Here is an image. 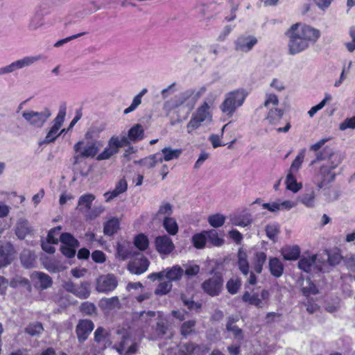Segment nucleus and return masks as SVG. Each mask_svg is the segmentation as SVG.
I'll return each mask as SVG.
<instances>
[{"instance_id":"58836bf2","label":"nucleus","mask_w":355,"mask_h":355,"mask_svg":"<svg viewBox=\"0 0 355 355\" xmlns=\"http://www.w3.org/2000/svg\"><path fill=\"white\" fill-rule=\"evenodd\" d=\"M180 105H182L181 102H180L178 95H175L173 98L165 101L163 105V110L166 115H168L173 110Z\"/></svg>"},{"instance_id":"f8f14e48","label":"nucleus","mask_w":355,"mask_h":355,"mask_svg":"<svg viewBox=\"0 0 355 355\" xmlns=\"http://www.w3.org/2000/svg\"><path fill=\"white\" fill-rule=\"evenodd\" d=\"M118 285L116 277L113 274L101 275L96 280V289L99 293H108Z\"/></svg>"},{"instance_id":"49530a36","label":"nucleus","mask_w":355,"mask_h":355,"mask_svg":"<svg viewBox=\"0 0 355 355\" xmlns=\"http://www.w3.org/2000/svg\"><path fill=\"white\" fill-rule=\"evenodd\" d=\"M134 243L139 250L144 251L148 248L149 241L146 235L144 234H139L135 237Z\"/></svg>"},{"instance_id":"bb28decb","label":"nucleus","mask_w":355,"mask_h":355,"mask_svg":"<svg viewBox=\"0 0 355 355\" xmlns=\"http://www.w3.org/2000/svg\"><path fill=\"white\" fill-rule=\"evenodd\" d=\"M164 271V277L171 282L180 279L184 273L183 269L179 266H174L171 268H167Z\"/></svg>"},{"instance_id":"1a4fd4ad","label":"nucleus","mask_w":355,"mask_h":355,"mask_svg":"<svg viewBox=\"0 0 355 355\" xmlns=\"http://www.w3.org/2000/svg\"><path fill=\"white\" fill-rule=\"evenodd\" d=\"M83 144V141H80L77 142L73 146L74 150L77 153L74 156L76 163L79 159L81 158L95 157L97 155L100 149V147L102 146L101 142L100 141H94L90 144H87L82 150Z\"/></svg>"},{"instance_id":"c85d7f7f","label":"nucleus","mask_w":355,"mask_h":355,"mask_svg":"<svg viewBox=\"0 0 355 355\" xmlns=\"http://www.w3.org/2000/svg\"><path fill=\"white\" fill-rule=\"evenodd\" d=\"M119 220L116 218H112L104 224L103 232L107 236H112L119 229Z\"/></svg>"},{"instance_id":"4468645a","label":"nucleus","mask_w":355,"mask_h":355,"mask_svg":"<svg viewBox=\"0 0 355 355\" xmlns=\"http://www.w3.org/2000/svg\"><path fill=\"white\" fill-rule=\"evenodd\" d=\"M298 267L307 273H316L322 270V265L318 261V256L316 254L302 257L298 261Z\"/></svg>"},{"instance_id":"e433bc0d","label":"nucleus","mask_w":355,"mask_h":355,"mask_svg":"<svg viewBox=\"0 0 355 355\" xmlns=\"http://www.w3.org/2000/svg\"><path fill=\"white\" fill-rule=\"evenodd\" d=\"M284 115V110L282 109H270L268 115L266 116V119L270 124L276 125L277 124Z\"/></svg>"},{"instance_id":"dca6fc26","label":"nucleus","mask_w":355,"mask_h":355,"mask_svg":"<svg viewBox=\"0 0 355 355\" xmlns=\"http://www.w3.org/2000/svg\"><path fill=\"white\" fill-rule=\"evenodd\" d=\"M114 348L120 355H134L137 350V344L130 336H123Z\"/></svg>"},{"instance_id":"423d86ee","label":"nucleus","mask_w":355,"mask_h":355,"mask_svg":"<svg viewBox=\"0 0 355 355\" xmlns=\"http://www.w3.org/2000/svg\"><path fill=\"white\" fill-rule=\"evenodd\" d=\"M66 114V106L64 105L60 106L58 113L53 121V125L47 132L44 141L40 143V145L43 144H48L53 143L60 135V133H58V131L63 125Z\"/></svg>"},{"instance_id":"9d476101","label":"nucleus","mask_w":355,"mask_h":355,"mask_svg":"<svg viewBox=\"0 0 355 355\" xmlns=\"http://www.w3.org/2000/svg\"><path fill=\"white\" fill-rule=\"evenodd\" d=\"M223 278L220 274H215L203 282L201 285L202 291L211 297L220 295L223 287Z\"/></svg>"},{"instance_id":"f704fd0d","label":"nucleus","mask_w":355,"mask_h":355,"mask_svg":"<svg viewBox=\"0 0 355 355\" xmlns=\"http://www.w3.org/2000/svg\"><path fill=\"white\" fill-rule=\"evenodd\" d=\"M242 300L249 304L254 305L258 308L263 307L261 299L259 297L258 294L253 293L251 295L248 291H245L243 295Z\"/></svg>"},{"instance_id":"b1692460","label":"nucleus","mask_w":355,"mask_h":355,"mask_svg":"<svg viewBox=\"0 0 355 355\" xmlns=\"http://www.w3.org/2000/svg\"><path fill=\"white\" fill-rule=\"evenodd\" d=\"M128 139L129 142H136L137 141H140L143 139L144 137V130L141 124H135L133 125L128 132V136H126Z\"/></svg>"},{"instance_id":"aec40b11","label":"nucleus","mask_w":355,"mask_h":355,"mask_svg":"<svg viewBox=\"0 0 355 355\" xmlns=\"http://www.w3.org/2000/svg\"><path fill=\"white\" fill-rule=\"evenodd\" d=\"M128 189V183L125 178L120 179L115 185V188L112 191H107L104 193L106 202H110L112 199L123 193Z\"/></svg>"},{"instance_id":"ddd939ff","label":"nucleus","mask_w":355,"mask_h":355,"mask_svg":"<svg viewBox=\"0 0 355 355\" xmlns=\"http://www.w3.org/2000/svg\"><path fill=\"white\" fill-rule=\"evenodd\" d=\"M257 38L250 34H243L234 41V49L238 52L248 53L257 44Z\"/></svg>"},{"instance_id":"4c0bfd02","label":"nucleus","mask_w":355,"mask_h":355,"mask_svg":"<svg viewBox=\"0 0 355 355\" xmlns=\"http://www.w3.org/2000/svg\"><path fill=\"white\" fill-rule=\"evenodd\" d=\"M207 241L214 246H221L224 243V239L219 237L218 232L216 230L206 231Z\"/></svg>"},{"instance_id":"5701e85b","label":"nucleus","mask_w":355,"mask_h":355,"mask_svg":"<svg viewBox=\"0 0 355 355\" xmlns=\"http://www.w3.org/2000/svg\"><path fill=\"white\" fill-rule=\"evenodd\" d=\"M269 270L272 276L280 277L284 272V265L277 257H270L268 263Z\"/></svg>"},{"instance_id":"13d9d810","label":"nucleus","mask_w":355,"mask_h":355,"mask_svg":"<svg viewBox=\"0 0 355 355\" xmlns=\"http://www.w3.org/2000/svg\"><path fill=\"white\" fill-rule=\"evenodd\" d=\"M44 330L43 327L40 322H34L30 324L26 329L25 332L34 336L40 334Z\"/></svg>"},{"instance_id":"bf43d9fd","label":"nucleus","mask_w":355,"mask_h":355,"mask_svg":"<svg viewBox=\"0 0 355 355\" xmlns=\"http://www.w3.org/2000/svg\"><path fill=\"white\" fill-rule=\"evenodd\" d=\"M156 313L155 311H141L139 313V321L145 323V327L151 325L153 319L155 317Z\"/></svg>"},{"instance_id":"473e14b6","label":"nucleus","mask_w":355,"mask_h":355,"mask_svg":"<svg viewBox=\"0 0 355 355\" xmlns=\"http://www.w3.org/2000/svg\"><path fill=\"white\" fill-rule=\"evenodd\" d=\"M180 300L182 302L183 304L191 311L199 312L202 308L201 303L194 302L193 297H189L184 293H182L180 295Z\"/></svg>"},{"instance_id":"79ce46f5","label":"nucleus","mask_w":355,"mask_h":355,"mask_svg":"<svg viewBox=\"0 0 355 355\" xmlns=\"http://www.w3.org/2000/svg\"><path fill=\"white\" fill-rule=\"evenodd\" d=\"M315 193L313 190L302 195L299 199L300 201L306 207H313L315 205Z\"/></svg>"},{"instance_id":"20e7f679","label":"nucleus","mask_w":355,"mask_h":355,"mask_svg":"<svg viewBox=\"0 0 355 355\" xmlns=\"http://www.w3.org/2000/svg\"><path fill=\"white\" fill-rule=\"evenodd\" d=\"M130 142L125 135L119 137L112 136L107 141V145L102 153L98 155L96 159L98 161L109 159L112 156L117 154L122 147L128 146Z\"/></svg>"},{"instance_id":"8fccbe9b","label":"nucleus","mask_w":355,"mask_h":355,"mask_svg":"<svg viewBox=\"0 0 355 355\" xmlns=\"http://www.w3.org/2000/svg\"><path fill=\"white\" fill-rule=\"evenodd\" d=\"M225 221V217L220 214L209 216L208 217V222L213 227H220L223 226Z\"/></svg>"},{"instance_id":"0e129e2a","label":"nucleus","mask_w":355,"mask_h":355,"mask_svg":"<svg viewBox=\"0 0 355 355\" xmlns=\"http://www.w3.org/2000/svg\"><path fill=\"white\" fill-rule=\"evenodd\" d=\"M61 230L60 227H56L52 228L48 233L46 240L48 242H51L53 244H58L59 239H58V236L60 234Z\"/></svg>"},{"instance_id":"9b49d317","label":"nucleus","mask_w":355,"mask_h":355,"mask_svg":"<svg viewBox=\"0 0 355 355\" xmlns=\"http://www.w3.org/2000/svg\"><path fill=\"white\" fill-rule=\"evenodd\" d=\"M60 241L62 243L60 251L63 255L68 258H73L76 253V249L79 247L78 241L70 233H62L60 235Z\"/></svg>"},{"instance_id":"cd10ccee","label":"nucleus","mask_w":355,"mask_h":355,"mask_svg":"<svg viewBox=\"0 0 355 355\" xmlns=\"http://www.w3.org/2000/svg\"><path fill=\"white\" fill-rule=\"evenodd\" d=\"M99 306L102 309L112 310L120 306L119 299L117 296L110 298L103 297L99 302Z\"/></svg>"},{"instance_id":"3c124183","label":"nucleus","mask_w":355,"mask_h":355,"mask_svg":"<svg viewBox=\"0 0 355 355\" xmlns=\"http://www.w3.org/2000/svg\"><path fill=\"white\" fill-rule=\"evenodd\" d=\"M241 286V281L239 278H232L230 280H228L226 284L227 290L228 293H230L232 295L236 294L239 291Z\"/></svg>"},{"instance_id":"39448f33","label":"nucleus","mask_w":355,"mask_h":355,"mask_svg":"<svg viewBox=\"0 0 355 355\" xmlns=\"http://www.w3.org/2000/svg\"><path fill=\"white\" fill-rule=\"evenodd\" d=\"M51 116V112L48 107H44L41 112L28 110L22 112L24 120L35 128H42Z\"/></svg>"},{"instance_id":"c9c22d12","label":"nucleus","mask_w":355,"mask_h":355,"mask_svg":"<svg viewBox=\"0 0 355 355\" xmlns=\"http://www.w3.org/2000/svg\"><path fill=\"white\" fill-rule=\"evenodd\" d=\"M266 259V254L263 252H258L255 254L253 269L257 273H261L263 266L265 263Z\"/></svg>"},{"instance_id":"c03bdc74","label":"nucleus","mask_w":355,"mask_h":355,"mask_svg":"<svg viewBox=\"0 0 355 355\" xmlns=\"http://www.w3.org/2000/svg\"><path fill=\"white\" fill-rule=\"evenodd\" d=\"M110 335L105 328L98 327L94 331V340L96 343L106 342L109 340Z\"/></svg>"},{"instance_id":"603ef678","label":"nucleus","mask_w":355,"mask_h":355,"mask_svg":"<svg viewBox=\"0 0 355 355\" xmlns=\"http://www.w3.org/2000/svg\"><path fill=\"white\" fill-rule=\"evenodd\" d=\"M80 312L87 315H93L96 314V307L94 304L90 302H83L80 306Z\"/></svg>"},{"instance_id":"ea45409f","label":"nucleus","mask_w":355,"mask_h":355,"mask_svg":"<svg viewBox=\"0 0 355 355\" xmlns=\"http://www.w3.org/2000/svg\"><path fill=\"white\" fill-rule=\"evenodd\" d=\"M206 231L194 234L192 236V243L193 246L198 249H202L205 246L207 241Z\"/></svg>"},{"instance_id":"0eeeda50","label":"nucleus","mask_w":355,"mask_h":355,"mask_svg":"<svg viewBox=\"0 0 355 355\" xmlns=\"http://www.w3.org/2000/svg\"><path fill=\"white\" fill-rule=\"evenodd\" d=\"M43 58L42 55L26 56L0 68V76L14 73L19 69L29 67Z\"/></svg>"},{"instance_id":"f257e3e1","label":"nucleus","mask_w":355,"mask_h":355,"mask_svg":"<svg viewBox=\"0 0 355 355\" xmlns=\"http://www.w3.org/2000/svg\"><path fill=\"white\" fill-rule=\"evenodd\" d=\"M288 37V49L290 55H296L307 49L311 43H315L320 36L319 30L310 26L293 24L286 33Z\"/></svg>"},{"instance_id":"2eb2a0df","label":"nucleus","mask_w":355,"mask_h":355,"mask_svg":"<svg viewBox=\"0 0 355 355\" xmlns=\"http://www.w3.org/2000/svg\"><path fill=\"white\" fill-rule=\"evenodd\" d=\"M237 265L239 270L244 276L248 277L250 273V276L248 277L247 282L251 285H254L257 283V277L253 272H250V266L247 259V254L241 249L238 252Z\"/></svg>"},{"instance_id":"864d4df0","label":"nucleus","mask_w":355,"mask_h":355,"mask_svg":"<svg viewBox=\"0 0 355 355\" xmlns=\"http://www.w3.org/2000/svg\"><path fill=\"white\" fill-rule=\"evenodd\" d=\"M172 283L170 281L161 282L155 290V294L157 295H164L171 291Z\"/></svg>"},{"instance_id":"09e8293b","label":"nucleus","mask_w":355,"mask_h":355,"mask_svg":"<svg viewBox=\"0 0 355 355\" xmlns=\"http://www.w3.org/2000/svg\"><path fill=\"white\" fill-rule=\"evenodd\" d=\"M196 326V321L191 320L183 322L180 327L181 335L184 337H187L192 332L194 331V327Z\"/></svg>"},{"instance_id":"6e6552de","label":"nucleus","mask_w":355,"mask_h":355,"mask_svg":"<svg viewBox=\"0 0 355 355\" xmlns=\"http://www.w3.org/2000/svg\"><path fill=\"white\" fill-rule=\"evenodd\" d=\"M209 110V106L208 103L207 102H204L203 104L200 105L192 114V116L187 125L189 133L199 128L203 121L211 118V115Z\"/></svg>"},{"instance_id":"6ab92c4d","label":"nucleus","mask_w":355,"mask_h":355,"mask_svg":"<svg viewBox=\"0 0 355 355\" xmlns=\"http://www.w3.org/2000/svg\"><path fill=\"white\" fill-rule=\"evenodd\" d=\"M15 233L19 239L23 240L27 236L33 234V228L27 219L20 218L17 220Z\"/></svg>"},{"instance_id":"5fc2aeb1","label":"nucleus","mask_w":355,"mask_h":355,"mask_svg":"<svg viewBox=\"0 0 355 355\" xmlns=\"http://www.w3.org/2000/svg\"><path fill=\"white\" fill-rule=\"evenodd\" d=\"M200 348L199 345L193 343H187L181 345L180 352L182 355H192L196 350L198 351Z\"/></svg>"},{"instance_id":"393cba45","label":"nucleus","mask_w":355,"mask_h":355,"mask_svg":"<svg viewBox=\"0 0 355 355\" xmlns=\"http://www.w3.org/2000/svg\"><path fill=\"white\" fill-rule=\"evenodd\" d=\"M281 253L285 260H297L300 257V248L297 245L286 246L282 249Z\"/></svg>"},{"instance_id":"a18cd8bd","label":"nucleus","mask_w":355,"mask_h":355,"mask_svg":"<svg viewBox=\"0 0 355 355\" xmlns=\"http://www.w3.org/2000/svg\"><path fill=\"white\" fill-rule=\"evenodd\" d=\"M232 221L234 225L247 227L251 225L252 220L250 214H246L243 216H236L232 218Z\"/></svg>"},{"instance_id":"4be33fe9","label":"nucleus","mask_w":355,"mask_h":355,"mask_svg":"<svg viewBox=\"0 0 355 355\" xmlns=\"http://www.w3.org/2000/svg\"><path fill=\"white\" fill-rule=\"evenodd\" d=\"M31 278L33 280L37 281L35 286L42 290L46 289L52 285L51 277L42 272H33L31 275Z\"/></svg>"},{"instance_id":"4d7b16f0","label":"nucleus","mask_w":355,"mask_h":355,"mask_svg":"<svg viewBox=\"0 0 355 355\" xmlns=\"http://www.w3.org/2000/svg\"><path fill=\"white\" fill-rule=\"evenodd\" d=\"M307 286H304L302 288V294L304 296H309L310 295H315L318 293V288L311 281L310 278L306 279Z\"/></svg>"},{"instance_id":"f3484780","label":"nucleus","mask_w":355,"mask_h":355,"mask_svg":"<svg viewBox=\"0 0 355 355\" xmlns=\"http://www.w3.org/2000/svg\"><path fill=\"white\" fill-rule=\"evenodd\" d=\"M156 250L164 255L170 254L175 250L172 239L167 235L158 236L155 239Z\"/></svg>"},{"instance_id":"69168bd1","label":"nucleus","mask_w":355,"mask_h":355,"mask_svg":"<svg viewBox=\"0 0 355 355\" xmlns=\"http://www.w3.org/2000/svg\"><path fill=\"white\" fill-rule=\"evenodd\" d=\"M340 130H345L347 128L354 129L355 128V116L347 118L344 120L339 127Z\"/></svg>"},{"instance_id":"c756f323","label":"nucleus","mask_w":355,"mask_h":355,"mask_svg":"<svg viewBox=\"0 0 355 355\" xmlns=\"http://www.w3.org/2000/svg\"><path fill=\"white\" fill-rule=\"evenodd\" d=\"M163 227L168 234L174 236L178 232V225L176 220L171 217H164Z\"/></svg>"},{"instance_id":"72a5a7b5","label":"nucleus","mask_w":355,"mask_h":355,"mask_svg":"<svg viewBox=\"0 0 355 355\" xmlns=\"http://www.w3.org/2000/svg\"><path fill=\"white\" fill-rule=\"evenodd\" d=\"M182 149H173L171 147H166L162 150V161H171L173 159L178 158L182 154Z\"/></svg>"},{"instance_id":"6e6d98bb","label":"nucleus","mask_w":355,"mask_h":355,"mask_svg":"<svg viewBox=\"0 0 355 355\" xmlns=\"http://www.w3.org/2000/svg\"><path fill=\"white\" fill-rule=\"evenodd\" d=\"M44 24L43 17L40 14L35 15L30 20L28 28L29 30L35 31L42 26Z\"/></svg>"},{"instance_id":"de8ad7c7","label":"nucleus","mask_w":355,"mask_h":355,"mask_svg":"<svg viewBox=\"0 0 355 355\" xmlns=\"http://www.w3.org/2000/svg\"><path fill=\"white\" fill-rule=\"evenodd\" d=\"M172 213L173 209L171 205L168 202H165L159 207L156 216L159 219H161V218L163 217L164 219V217H170Z\"/></svg>"},{"instance_id":"f03ea898","label":"nucleus","mask_w":355,"mask_h":355,"mask_svg":"<svg viewBox=\"0 0 355 355\" xmlns=\"http://www.w3.org/2000/svg\"><path fill=\"white\" fill-rule=\"evenodd\" d=\"M325 159L328 160V163L320 166L316 175L318 181L317 187L320 189L334 181L336 177L334 170L341 164L343 157L340 153L325 147L322 151L317 153L315 159L311 162V164Z\"/></svg>"},{"instance_id":"680f3d73","label":"nucleus","mask_w":355,"mask_h":355,"mask_svg":"<svg viewBox=\"0 0 355 355\" xmlns=\"http://www.w3.org/2000/svg\"><path fill=\"white\" fill-rule=\"evenodd\" d=\"M304 151L305 149H304L301 153H300L297 155L295 159L293 160L291 166L289 173H293V172L297 171L300 169L301 164L303 162V159L304 158Z\"/></svg>"},{"instance_id":"e2e57ef3","label":"nucleus","mask_w":355,"mask_h":355,"mask_svg":"<svg viewBox=\"0 0 355 355\" xmlns=\"http://www.w3.org/2000/svg\"><path fill=\"white\" fill-rule=\"evenodd\" d=\"M235 322L236 320L234 318H230L226 325V329L227 331L233 332L236 337H241L242 330L239 327L234 325Z\"/></svg>"},{"instance_id":"a211bd4d","label":"nucleus","mask_w":355,"mask_h":355,"mask_svg":"<svg viewBox=\"0 0 355 355\" xmlns=\"http://www.w3.org/2000/svg\"><path fill=\"white\" fill-rule=\"evenodd\" d=\"M94 328V322L87 319L80 320L76 327V333L79 342L85 341Z\"/></svg>"},{"instance_id":"7c9ffc66","label":"nucleus","mask_w":355,"mask_h":355,"mask_svg":"<svg viewBox=\"0 0 355 355\" xmlns=\"http://www.w3.org/2000/svg\"><path fill=\"white\" fill-rule=\"evenodd\" d=\"M95 199V196L93 194L87 193L85 194L79 198L78 206L79 207L80 211H87L91 209L92 203Z\"/></svg>"},{"instance_id":"052dcab7","label":"nucleus","mask_w":355,"mask_h":355,"mask_svg":"<svg viewBox=\"0 0 355 355\" xmlns=\"http://www.w3.org/2000/svg\"><path fill=\"white\" fill-rule=\"evenodd\" d=\"M266 234L269 239L275 241L279 233V227L277 224L267 225L266 226Z\"/></svg>"},{"instance_id":"37998d69","label":"nucleus","mask_w":355,"mask_h":355,"mask_svg":"<svg viewBox=\"0 0 355 355\" xmlns=\"http://www.w3.org/2000/svg\"><path fill=\"white\" fill-rule=\"evenodd\" d=\"M286 188L294 193L297 192L301 188L302 184L297 182L296 178L293 173H288L286 179Z\"/></svg>"},{"instance_id":"338daca9","label":"nucleus","mask_w":355,"mask_h":355,"mask_svg":"<svg viewBox=\"0 0 355 355\" xmlns=\"http://www.w3.org/2000/svg\"><path fill=\"white\" fill-rule=\"evenodd\" d=\"M279 103V100L277 96L274 94H267L266 95V100L264 102V107H269L270 104L273 105H277Z\"/></svg>"},{"instance_id":"a19ab883","label":"nucleus","mask_w":355,"mask_h":355,"mask_svg":"<svg viewBox=\"0 0 355 355\" xmlns=\"http://www.w3.org/2000/svg\"><path fill=\"white\" fill-rule=\"evenodd\" d=\"M89 286V284L87 282H83L77 285L73 295L80 299L88 298L90 295Z\"/></svg>"},{"instance_id":"412c9836","label":"nucleus","mask_w":355,"mask_h":355,"mask_svg":"<svg viewBox=\"0 0 355 355\" xmlns=\"http://www.w3.org/2000/svg\"><path fill=\"white\" fill-rule=\"evenodd\" d=\"M149 261L146 258L136 259L128 264L129 271L135 275H141L148 270Z\"/></svg>"},{"instance_id":"a878e982","label":"nucleus","mask_w":355,"mask_h":355,"mask_svg":"<svg viewBox=\"0 0 355 355\" xmlns=\"http://www.w3.org/2000/svg\"><path fill=\"white\" fill-rule=\"evenodd\" d=\"M20 260L24 268H30L33 266L35 255L31 250L24 249L20 254Z\"/></svg>"},{"instance_id":"774afa93","label":"nucleus","mask_w":355,"mask_h":355,"mask_svg":"<svg viewBox=\"0 0 355 355\" xmlns=\"http://www.w3.org/2000/svg\"><path fill=\"white\" fill-rule=\"evenodd\" d=\"M168 326L163 320H159L157 322L155 331L158 336H162L167 332Z\"/></svg>"},{"instance_id":"2f4dec72","label":"nucleus","mask_w":355,"mask_h":355,"mask_svg":"<svg viewBox=\"0 0 355 355\" xmlns=\"http://www.w3.org/2000/svg\"><path fill=\"white\" fill-rule=\"evenodd\" d=\"M162 162V155L158 153H156L139 160V162L142 166L146 167L147 168H151L155 166L157 163Z\"/></svg>"},{"instance_id":"7ed1b4c3","label":"nucleus","mask_w":355,"mask_h":355,"mask_svg":"<svg viewBox=\"0 0 355 355\" xmlns=\"http://www.w3.org/2000/svg\"><path fill=\"white\" fill-rule=\"evenodd\" d=\"M247 96L248 93L243 89L227 92L219 106L220 111L228 117H232L236 110L243 105Z\"/></svg>"}]
</instances>
